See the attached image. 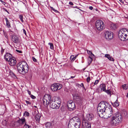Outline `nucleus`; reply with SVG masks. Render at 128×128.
<instances>
[{
	"label": "nucleus",
	"mask_w": 128,
	"mask_h": 128,
	"mask_svg": "<svg viewBox=\"0 0 128 128\" xmlns=\"http://www.w3.org/2000/svg\"><path fill=\"white\" fill-rule=\"evenodd\" d=\"M6 26L8 28L11 27L9 21L6 22Z\"/></svg>",
	"instance_id": "34"
},
{
	"label": "nucleus",
	"mask_w": 128,
	"mask_h": 128,
	"mask_svg": "<svg viewBox=\"0 0 128 128\" xmlns=\"http://www.w3.org/2000/svg\"><path fill=\"white\" fill-rule=\"evenodd\" d=\"M97 109V112L99 116L104 117L105 112L107 108L110 106V105L107 102L105 101H101L98 104Z\"/></svg>",
	"instance_id": "1"
},
{
	"label": "nucleus",
	"mask_w": 128,
	"mask_h": 128,
	"mask_svg": "<svg viewBox=\"0 0 128 128\" xmlns=\"http://www.w3.org/2000/svg\"><path fill=\"white\" fill-rule=\"evenodd\" d=\"M26 115L25 116H28L30 115L29 113L26 111L23 114V116Z\"/></svg>",
	"instance_id": "31"
},
{
	"label": "nucleus",
	"mask_w": 128,
	"mask_h": 128,
	"mask_svg": "<svg viewBox=\"0 0 128 128\" xmlns=\"http://www.w3.org/2000/svg\"><path fill=\"white\" fill-rule=\"evenodd\" d=\"M75 77V76H71L70 77V78H74Z\"/></svg>",
	"instance_id": "56"
},
{
	"label": "nucleus",
	"mask_w": 128,
	"mask_h": 128,
	"mask_svg": "<svg viewBox=\"0 0 128 128\" xmlns=\"http://www.w3.org/2000/svg\"><path fill=\"white\" fill-rule=\"evenodd\" d=\"M62 87L61 84L59 83H55L52 84L51 88L52 90L54 92L60 90Z\"/></svg>",
	"instance_id": "7"
},
{
	"label": "nucleus",
	"mask_w": 128,
	"mask_h": 128,
	"mask_svg": "<svg viewBox=\"0 0 128 128\" xmlns=\"http://www.w3.org/2000/svg\"><path fill=\"white\" fill-rule=\"evenodd\" d=\"M96 26L98 30L101 31L105 28L104 22L101 20H98L96 22Z\"/></svg>",
	"instance_id": "5"
},
{
	"label": "nucleus",
	"mask_w": 128,
	"mask_h": 128,
	"mask_svg": "<svg viewBox=\"0 0 128 128\" xmlns=\"http://www.w3.org/2000/svg\"><path fill=\"white\" fill-rule=\"evenodd\" d=\"M99 80H96L94 82V84L95 85L97 84Z\"/></svg>",
	"instance_id": "43"
},
{
	"label": "nucleus",
	"mask_w": 128,
	"mask_h": 128,
	"mask_svg": "<svg viewBox=\"0 0 128 128\" xmlns=\"http://www.w3.org/2000/svg\"><path fill=\"white\" fill-rule=\"evenodd\" d=\"M51 98V96L50 94H47L43 98V102L45 106H47L50 104V102Z\"/></svg>",
	"instance_id": "6"
},
{
	"label": "nucleus",
	"mask_w": 128,
	"mask_h": 128,
	"mask_svg": "<svg viewBox=\"0 0 128 128\" xmlns=\"http://www.w3.org/2000/svg\"><path fill=\"white\" fill-rule=\"evenodd\" d=\"M51 99L52 101H54L60 107L61 103V100L60 98L57 96L51 97Z\"/></svg>",
	"instance_id": "11"
},
{
	"label": "nucleus",
	"mask_w": 128,
	"mask_h": 128,
	"mask_svg": "<svg viewBox=\"0 0 128 128\" xmlns=\"http://www.w3.org/2000/svg\"><path fill=\"white\" fill-rule=\"evenodd\" d=\"M52 99L51 98L50 102V108L52 109H57L59 108V107L56 104L54 101H52Z\"/></svg>",
	"instance_id": "14"
},
{
	"label": "nucleus",
	"mask_w": 128,
	"mask_h": 128,
	"mask_svg": "<svg viewBox=\"0 0 128 128\" xmlns=\"http://www.w3.org/2000/svg\"><path fill=\"white\" fill-rule=\"evenodd\" d=\"M1 50L0 52H1V54H2V55L3 53H4V49H3V48H1Z\"/></svg>",
	"instance_id": "41"
},
{
	"label": "nucleus",
	"mask_w": 128,
	"mask_h": 128,
	"mask_svg": "<svg viewBox=\"0 0 128 128\" xmlns=\"http://www.w3.org/2000/svg\"><path fill=\"white\" fill-rule=\"evenodd\" d=\"M105 116H106L108 117V118L110 117L113 114V111L111 105L107 108L105 112Z\"/></svg>",
	"instance_id": "10"
},
{
	"label": "nucleus",
	"mask_w": 128,
	"mask_h": 128,
	"mask_svg": "<svg viewBox=\"0 0 128 128\" xmlns=\"http://www.w3.org/2000/svg\"><path fill=\"white\" fill-rule=\"evenodd\" d=\"M40 116L39 114H37L36 115L34 118L36 122L39 123L40 121Z\"/></svg>",
	"instance_id": "24"
},
{
	"label": "nucleus",
	"mask_w": 128,
	"mask_h": 128,
	"mask_svg": "<svg viewBox=\"0 0 128 128\" xmlns=\"http://www.w3.org/2000/svg\"><path fill=\"white\" fill-rule=\"evenodd\" d=\"M32 58L33 60L35 62H37L39 64V62H38L37 61L36 59L34 57H32Z\"/></svg>",
	"instance_id": "37"
},
{
	"label": "nucleus",
	"mask_w": 128,
	"mask_h": 128,
	"mask_svg": "<svg viewBox=\"0 0 128 128\" xmlns=\"http://www.w3.org/2000/svg\"><path fill=\"white\" fill-rule=\"evenodd\" d=\"M120 2H122V0H119Z\"/></svg>",
	"instance_id": "62"
},
{
	"label": "nucleus",
	"mask_w": 128,
	"mask_h": 128,
	"mask_svg": "<svg viewBox=\"0 0 128 128\" xmlns=\"http://www.w3.org/2000/svg\"><path fill=\"white\" fill-rule=\"evenodd\" d=\"M73 96L74 99L76 100V103L80 105L82 104V98L79 94H74Z\"/></svg>",
	"instance_id": "8"
},
{
	"label": "nucleus",
	"mask_w": 128,
	"mask_h": 128,
	"mask_svg": "<svg viewBox=\"0 0 128 128\" xmlns=\"http://www.w3.org/2000/svg\"><path fill=\"white\" fill-rule=\"evenodd\" d=\"M78 56V55H76L75 56H74V58H75V59L76 58V57Z\"/></svg>",
	"instance_id": "57"
},
{
	"label": "nucleus",
	"mask_w": 128,
	"mask_h": 128,
	"mask_svg": "<svg viewBox=\"0 0 128 128\" xmlns=\"http://www.w3.org/2000/svg\"><path fill=\"white\" fill-rule=\"evenodd\" d=\"M93 115L91 113L87 114L86 118H83V120H86V121L89 122L91 120L94 118Z\"/></svg>",
	"instance_id": "16"
},
{
	"label": "nucleus",
	"mask_w": 128,
	"mask_h": 128,
	"mask_svg": "<svg viewBox=\"0 0 128 128\" xmlns=\"http://www.w3.org/2000/svg\"><path fill=\"white\" fill-rule=\"evenodd\" d=\"M110 29L115 30L116 29L117 26L116 24L111 23L110 24Z\"/></svg>",
	"instance_id": "22"
},
{
	"label": "nucleus",
	"mask_w": 128,
	"mask_h": 128,
	"mask_svg": "<svg viewBox=\"0 0 128 128\" xmlns=\"http://www.w3.org/2000/svg\"><path fill=\"white\" fill-rule=\"evenodd\" d=\"M16 51L19 53H22V51L21 50H16Z\"/></svg>",
	"instance_id": "48"
},
{
	"label": "nucleus",
	"mask_w": 128,
	"mask_h": 128,
	"mask_svg": "<svg viewBox=\"0 0 128 128\" xmlns=\"http://www.w3.org/2000/svg\"><path fill=\"white\" fill-rule=\"evenodd\" d=\"M17 67L18 72L20 73L25 74L28 72V66L25 61L20 62L18 64Z\"/></svg>",
	"instance_id": "2"
},
{
	"label": "nucleus",
	"mask_w": 128,
	"mask_h": 128,
	"mask_svg": "<svg viewBox=\"0 0 128 128\" xmlns=\"http://www.w3.org/2000/svg\"><path fill=\"white\" fill-rule=\"evenodd\" d=\"M112 105L113 106L116 107L118 106L119 105V102H118V99H117L116 101L114 103L111 102Z\"/></svg>",
	"instance_id": "25"
},
{
	"label": "nucleus",
	"mask_w": 128,
	"mask_h": 128,
	"mask_svg": "<svg viewBox=\"0 0 128 128\" xmlns=\"http://www.w3.org/2000/svg\"><path fill=\"white\" fill-rule=\"evenodd\" d=\"M2 9L3 10H4V11H6V12H7V13L8 14H10V12H9L7 10V9L4 8H2Z\"/></svg>",
	"instance_id": "42"
},
{
	"label": "nucleus",
	"mask_w": 128,
	"mask_h": 128,
	"mask_svg": "<svg viewBox=\"0 0 128 128\" xmlns=\"http://www.w3.org/2000/svg\"><path fill=\"white\" fill-rule=\"evenodd\" d=\"M0 1L4 5H5L6 4V2H4L2 0H0Z\"/></svg>",
	"instance_id": "47"
},
{
	"label": "nucleus",
	"mask_w": 128,
	"mask_h": 128,
	"mask_svg": "<svg viewBox=\"0 0 128 128\" xmlns=\"http://www.w3.org/2000/svg\"><path fill=\"white\" fill-rule=\"evenodd\" d=\"M89 58H90V60H89H89H88V61L90 62V63H91L92 60V58H91V57H90V56L89 57Z\"/></svg>",
	"instance_id": "44"
},
{
	"label": "nucleus",
	"mask_w": 128,
	"mask_h": 128,
	"mask_svg": "<svg viewBox=\"0 0 128 128\" xmlns=\"http://www.w3.org/2000/svg\"><path fill=\"white\" fill-rule=\"evenodd\" d=\"M82 87H83V88H84V89L85 90H86V89L85 88L84 86H83Z\"/></svg>",
	"instance_id": "58"
},
{
	"label": "nucleus",
	"mask_w": 128,
	"mask_h": 128,
	"mask_svg": "<svg viewBox=\"0 0 128 128\" xmlns=\"http://www.w3.org/2000/svg\"><path fill=\"white\" fill-rule=\"evenodd\" d=\"M31 127V126L28 125L26 124V123H25L24 125L23 126V128H30Z\"/></svg>",
	"instance_id": "29"
},
{
	"label": "nucleus",
	"mask_w": 128,
	"mask_h": 128,
	"mask_svg": "<svg viewBox=\"0 0 128 128\" xmlns=\"http://www.w3.org/2000/svg\"><path fill=\"white\" fill-rule=\"evenodd\" d=\"M85 68H84V69H83V70H85Z\"/></svg>",
	"instance_id": "64"
},
{
	"label": "nucleus",
	"mask_w": 128,
	"mask_h": 128,
	"mask_svg": "<svg viewBox=\"0 0 128 128\" xmlns=\"http://www.w3.org/2000/svg\"><path fill=\"white\" fill-rule=\"evenodd\" d=\"M126 97L127 98H128V92L127 94V95H126Z\"/></svg>",
	"instance_id": "60"
},
{
	"label": "nucleus",
	"mask_w": 128,
	"mask_h": 128,
	"mask_svg": "<svg viewBox=\"0 0 128 128\" xmlns=\"http://www.w3.org/2000/svg\"><path fill=\"white\" fill-rule=\"evenodd\" d=\"M69 4L70 5H74V4L72 2H69Z\"/></svg>",
	"instance_id": "51"
},
{
	"label": "nucleus",
	"mask_w": 128,
	"mask_h": 128,
	"mask_svg": "<svg viewBox=\"0 0 128 128\" xmlns=\"http://www.w3.org/2000/svg\"><path fill=\"white\" fill-rule=\"evenodd\" d=\"M48 44L50 46V48L52 50H53L54 49V46L53 44L52 43L49 42Z\"/></svg>",
	"instance_id": "30"
},
{
	"label": "nucleus",
	"mask_w": 128,
	"mask_h": 128,
	"mask_svg": "<svg viewBox=\"0 0 128 128\" xmlns=\"http://www.w3.org/2000/svg\"><path fill=\"white\" fill-rule=\"evenodd\" d=\"M67 108L70 111L74 110L75 108V103L72 100H69L67 102Z\"/></svg>",
	"instance_id": "9"
},
{
	"label": "nucleus",
	"mask_w": 128,
	"mask_h": 128,
	"mask_svg": "<svg viewBox=\"0 0 128 128\" xmlns=\"http://www.w3.org/2000/svg\"><path fill=\"white\" fill-rule=\"evenodd\" d=\"M80 85H81V86H80L83 87L84 86V84L82 83H81V84H80Z\"/></svg>",
	"instance_id": "54"
},
{
	"label": "nucleus",
	"mask_w": 128,
	"mask_h": 128,
	"mask_svg": "<svg viewBox=\"0 0 128 128\" xmlns=\"http://www.w3.org/2000/svg\"><path fill=\"white\" fill-rule=\"evenodd\" d=\"M77 86L79 87V86H81V85H80V84H78L77 85Z\"/></svg>",
	"instance_id": "55"
},
{
	"label": "nucleus",
	"mask_w": 128,
	"mask_h": 128,
	"mask_svg": "<svg viewBox=\"0 0 128 128\" xmlns=\"http://www.w3.org/2000/svg\"><path fill=\"white\" fill-rule=\"evenodd\" d=\"M12 39L14 43L18 44L20 42V40L18 36L15 35H12Z\"/></svg>",
	"instance_id": "17"
},
{
	"label": "nucleus",
	"mask_w": 128,
	"mask_h": 128,
	"mask_svg": "<svg viewBox=\"0 0 128 128\" xmlns=\"http://www.w3.org/2000/svg\"><path fill=\"white\" fill-rule=\"evenodd\" d=\"M105 36L107 40H111L113 38V33L110 31H106L105 32Z\"/></svg>",
	"instance_id": "12"
},
{
	"label": "nucleus",
	"mask_w": 128,
	"mask_h": 128,
	"mask_svg": "<svg viewBox=\"0 0 128 128\" xmlns=\"http://www.w3.org/2000/svg\"><path fill=\"white\" fill-rule=\"evenodd\" d=\"M61 110L62 112H64L66 110V109L64 108V107L63 106H62L61 107Z\"/></svg>",
	"instance_id": "39"
},
{
	"label": "nucleus",
	"mask_w": 128,
	"mask_h": 128,
	"mask_svg": "<svg viewBox=\"0 0 128 128\" xmlns=\"http://www.w3.org/2000/svg\"><path fill=\"white\" fill-rule=\"evenodd\" d=\"M26 102L27 104H31V102H30L28 101L27 100H26Z\"/></svg>",
	"instance_id": "46"
},
{
	"label": "nucleus",
	"mask_w": 128,
	"mask_h": 128,
	"mask_svg": "<svg viewBox=\"0 0 128 128\" xmlns=\"http://www.w3.org/2000/svg\"><path fill=\"white\" fill-rule=\"evenodd\" d=\"M105 57L108 58L110 60L114 61V59L112 58L109 54H106L105 55Z\"/></svg>",
	"instance_id": "26"
},
{
	"label": "nucleus",
	"mask_w": 128,
	"mask_h": 128,
	"mask_svg": "<svg viewBox=\"0 0 128 128\" xmlns=\"http://www.w3.org/2000/svg\"><path fill=\"white\" fill-rule=\"evenodd\" d=\"M80 125V120L78 118L74 117L70 120L68 125V128H79Z\"/></svg>",
	"instance_id": "3"
},
{
	"label": "nucleus",
	"mask_w": 128,
	"mask_h": 128,
	"mask_svg": "<svg viewBox=\"0 0 128 128\" xmlns=\"http://www.w3.org/2000/svg\"><path fill=\"white\" fill-rule=\"evenodd\" d=\"M26 120L24 117H23L22 118H21L18 120L17 121V122L19 124L20 126H22L24 124V123H26Z\"/></svg>",
	"instance_id": "21"
},
{
	"label": "nucleus",
	"mask_w": 128,
	"mask_h": 128,
	"mask_svg": "<svg viewBox=\"0 0 128 128\" xmlns=\"http://www.w3.org/2000/svg\"><path fill=\"white\" fill-rule=\"evenodd\" d=\"M122 88L126 90H127L128 88V86L126 84H124L122 86Z\"/></svg>",
	"instance_id": "33"
},
{
	"label": "nucleus",
	"mask_w": 128,
	"mask_h": 128,
	"mask_svg": "<svg viewBox=\"0 0 128 128\" xmlns=\"http://www.w3.org/2000/svg\"><path fill=\"white\" fill-rule=\"evenodd\" d=\"M88 65H90L91 63H90V62H89V61H88Z\"/></svg>",
	"instance_id": "61"
},
{
	"label": "nucleus",
	"mask_w": 128,
	"mask_h": 128,
	"mask_svg": "<svg viewBox=\"0 0 128 128\" xmlns=\"http://www.w3.org/2000/svg\"><path fill=\"white\" fill-rule=\"evenodd\" d=\"M104 92L109 95L110 96H111V91L110 89H108L107 90L106 89Z\"/></svg>",
	"instance_id": "28"
},
{
	"label": "nucleus",
	"mask_w": 128,
	"mask_h": 128,
	"mask_svg": "<svg viewBox=\"0 0 128 128\" xmlns=\"http://www.w3.org/2000/svg\"><path fill=\"white\" fill-rule=\"evenodd\" d=\"M72 8H77V6H76L75 7V6H72Z\"/></svg>",
	"instance_id": "59"
},
{
	"label": "nucleus",
	"mask_w": 128,
	"mask_h": 128,
	"mask_svg": "<svg viewBox=\"0 0 128 128\" xmlns=\"http://www.w3.org/2000/svg\"><path fill=\"white\" fill-rule=\"evenodd\" d=\"M128 30L126 28L121 29L119 32L118 36L122 41H124L128 39Z\"/></svg>",
	"instance_id": "4"
},
{
	"label": "nucleus",
	"mask_w": 128,
	"mask_h": 128,
	"mask_svg": "<svg viewBox=\"0 0 128 128\" xmlns=\"http://www.w3.org/2000/svg\"><path fill=\"white\" fill-rule=\"evenodd\" d=\"M50 9L51 10H53L55 12H59L57 10H55V9L54 8L52 7H50Z\"/></svg>",
	"instance_id": "36"
},
{
	"label": "nucleus",
	"mask_w": 128,
	"mask_h": 128,
	"mask_svg": "<svg viewBox=\"0 0 128 128\" xmlns=\"http://www.w3.org/2000/svg\"><path fill=\"white\" fill-rule=\"evenodd\" d=\"M70 60L73 61H74L75 59L74 57V55H72L71 56L70 58Z\"/></svg>",
	"instance_id": "38"
},
{
	"label": "nucleus",
	"mask_w": 128,
	"mask_h": 128,
	"mask_svg": "<svg viewBox=\"0 0 128 128\" xmlns=\"http://www.w3.org/2000/svg\"><path fill=\"white\" fill-rule=\"evenodd\" d=\"M122 120H118L116 118H112L110 122V124L112 126H115L118 125L120 122Z\"/></svg>",
	"instance_id": "13"
},
{
	"label": "nucleus",
	"mask_w": 128,
	"mask_h": 128,
	"mask_svg": "<svg viewBox=\"0 0 128 128\" xmlns=\"http://www.w3.org/2000/svg\"><path fill=\"white\" fill-rule=\"evenodd\" d=\"M12 55L10 53L7 52L4 56V60L6 61H9L12 58Z\"/></svg>",
	"instance_id": "18"
},
{
	"label": "nucleus",
	"mask_w": 128,
	"mask_h": 128,
	"mask_svg": "<svg viewBox=\"0 0 128 128\" xmlns=\"http://www.w3.org/2000/svg\"><path fill=\"white\" fill-rule=\"evenodd\" d=\"M8 62H9V64L11 66H13L16 65V62L14 58H12Z\"/></svg>",
	"instance_id": "20"
},
{
	"label": "nucleus",
	"mask_w": 128,
	"mask_h": 128,
	"mask_svg": "<svg viewBox=\"0 0 128 128\" xmlns=\"http://www.w3.org/2000/svg\"><path fill=\"white\" fill-rule=\"evenodd\" d=\"M10 74L11 76L14 78H16V76L15 75L14 73L12 72V71L10 70Z\"/></svg>",
	"instance_id": "27"
},
{
	"label": "nucleus",
	"mask_w": 128,
	"mask_h": 128,
	"mask_svg": "<svg viewBox=\"0 0 128 128\" xmlns=\"http://www.w3.org/2000/svg\"><path fill=\"white\" fill-rule=\"evenodd\" d=\"M19 18L22 22H24L23 20V16L22 14L20 15L19 16Z\"/></svg>",
	"instance_id": "35"
},
{
	"label": "nucleus",
	"mask_w": 128,
	"mask_h": 128,
	"mask_svg": "<svg viewBox=\"0 0 128 128\" xmlns=\"http://www.w3.org/2000/svg\"><path fill=\"white\" fill-rule=\"evenodd\" d=\"M100 87L101 89V90L102 92H104L106 89V86L104 84H100Z\"/></svg>",
	"instance_id": "23"
},
{
	"label": "nucleus",
	"mask_w": 128,
	"mask_h": 128,
	"mask_svg": "<svg viewBox=\"0 0 128 128\" xmlns=\"http://www.w3.org/2000/svg\"><path fill=\"white\" fill-rule=\"evenodd\" d=\"M5 20H6V22L8 21H9L8 20V18L6 17L5 18Z\"/></svg>",
	"instance_id": "52"
},
{
	"label": "nucleus",
	"mask_w": 128,
	"mask_h": 128,
	"mask_svg": "<svg viewBox=\"0 0 128 128\" xmlns=\"http://www.w3.org/2000/svg\"><path fill=\"white\" fill-rule=\"evenodd\" d=\"M87 51L88 53V54H90L91 56L92 57L94 56V54H92V52H91V51L87 50Z\"/></svg>",
	"instance_id": "32"
},
{
	"label": "nucleus",
	"mask_w": 128,
	"mask_h": 128,
	"mask_svg": "<svg viewBox=\"0 0 128 128\" xmlns=\"http://www.w3.org/2000/svg\"><path fill=\"white\" fill-rule=\"evenodd\" d=\"M28 94H29V95H32L31 94V92L30 91H29L28 90Z\"/></svg>",
	"instance_id": "50"
},
{
	"label": "nucleus",
	"mask_w": 128,
	"mask_h": 128,
	"mask_svg": "<svg viewBox=\"0 0 128 128\" xmlns=\"http://www.w3.org/2000/svg\"><path fill=\"white\" fill-rule=\"evenodd\" d=\"M23 30L24 34L26 35V32L25 30L23 29Z\"/></svg>",
	"instance_id": "49"
},
{
	"label": "nucleus",
	"mask_w": 128,
	"mask_h": 128,
	"mask_svg": "<svg viewBox=\"0 0 128 128\" xmlns=\"http://www.w3.org/2000/svg\"><path fill=\"white\" fill-rule=\"evenodd\" d=\"M30 96L33 99H34L36 98V96L32 94Z\"/></svg>",
	"instance_id": "45"
},
{
	"label": "nucleus",
	"mask_w": 128,
	"mask_h": 128,
	"mask_svg": "<svg viewBox=\"0 0 128 128\" xmlns=\"http://www.w3.org/2000/svg\"><path fill=\"white\" fill-rule=\"evenodd\" d=\"M90 9V10H92L93 9V7L92 6H90L89 7Z\"/></svg>",
	"instance_id": "53"
},
{
	"label": "nucleus",
	"mask_w": 128,
	"mask_h": 128,
	"mask_svg": "<svg viewBox=\"0 0 128 128\" xmlns=\"http://www.w3.org/2000/svg\"><path fill=\"white\" fill-rule=\"evenodd\" d=\"M82 124L83 128H91V123L89 122L82 120Z\"/></svg>",
	"instance_id": "15"
},
{
	"label": "nucleus",
	"mask_w": 128,
	"mask_h": 128,
	"mask_svg": "<svg viewBox=\"0 0 128 128\" xmlns=\"http://www.w3.org/2000/svg\"><path fill=\"white\" fill-rule=\"evenodd\" d=\"M112 118H115L121 120H122V119L121 114L118 112H116V113L115 114Z\"/></svg>",
	"instance_id": "19"
},
{
	"label": "nucleus",
	"mask_w": 128,
	"mask_h": 128,
	"mask_svg": "<svg viewBox=\"0 0 128 128\" xmlns=\"http://www.w3.org/2000/svg\"><path fill=\"white\" fill-rule=\"evenodd\" d=\"M82 60H83L84 59V58L82 56Z\"/></svg>",
	"instance_id": "63"
},
{
	"label": "nucleus",
	"mask_w": 128,
	"mask_h": 128,
	"mask_svg": "<svg viewBox=\"0 0 128 128\" xmlns=\"http://www.w3.org/2000/svg\"><path fill=\"white\" fill-rule=\"evenodd\" d=\"M90 76H89L87 78L86 80V81L88 82H90Z\"/></svg>",
	"instance_id": "40"
}]
</instances>
